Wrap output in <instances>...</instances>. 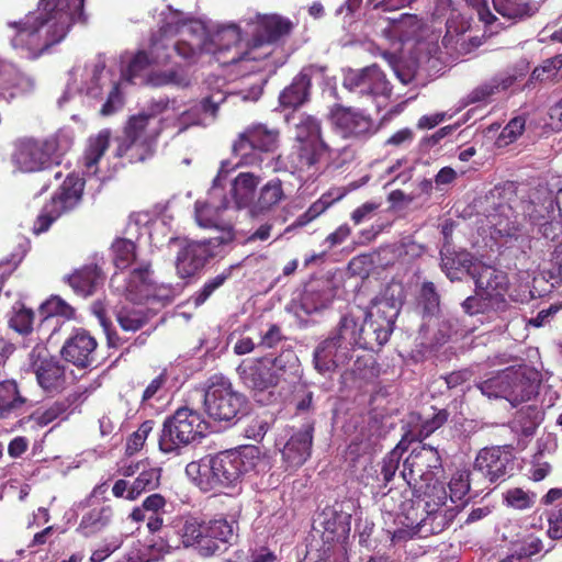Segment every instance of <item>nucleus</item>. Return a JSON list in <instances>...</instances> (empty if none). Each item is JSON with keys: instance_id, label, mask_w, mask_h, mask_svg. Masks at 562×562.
Segmentation results:
<instances>
[{"instance_id": "53", "label": "nucleus", "mask_w": 562, "mask_h": 562, "mask_svg": "<svg viewBox=\"0 0 562 562\" xmlns=\"http://www.w3.org/2000/svg\"><path fill=\"white\" fill-rule=\"evenodd\" d=\"M562 68V55H555L551 58L543 60V63L536 67L531 74V79L537 81H547L554 78L558 71Z\"/></svg>"}, {"instance_id": "54", "label": "nucleus", "mask_w": 562, "mask_h": 562, "mask_svg": "<svg viewBox=\"0 0 562 562\" xmlns=\"http://www.w3.org/2000/svg\"><path fill=\"white\" fill-rule=\"evenodd\" d=\"M403 442H400L397 447H395L392 451H390L382 460L381 463V475L383 476V482L386 485L390 483L398 469L402 451L401 446Z\"/></svg>"}, {"instance_id": "13", "label": "nucleus", "mask_w": 562, "mask_h": 562, "mask_svg": "<svg viewBox=\"0 0 562 562\" xmlns=\"http://www.w3.org/2000/svg\"><path fill=\"white\" fill-rule=\"evenodd\" d=\"M83 189L82 178L74 173L68 175L37 215L33 232L37 235L45 233L59 217L75 211L81 203Z\"/></svg>"}, {"instance_id": "28", "label": "nucleus", "mask_w": 562, "mask_h": 562, "mask_svg": "<svg viewBox=\"0 0 562 562\" xmlns=\"http://www.w3.org/2000/svg\"><path fill=\"white\" fill-rule=\"evenodd\" d=\"M285 199L286 195L282 180L279 178H272L259 189L258 195L251 207L250 216H263L272 212Z\"/></svg>"}, {"instance_id": "18", "label": "nucleus", "mask_w": 562, "mask_h": 562, "mask_svg": "<svg viewBox=\"0 0 562 562\" xmlns=\"http://www.w3.org/2000/svg\"><path fill=\"white\" fill-rule=\"evenodd\" d=\"M375 351L372 337L367 336V329L358 324V318L348 313L341 316L336 329L330 331L315 351Z\"/></svg>"}, {"instance_id": "15", "label": "nucleus", "mask_w": 562, "mask_h": 562, "mask_svg": "<svg viewBox=\"0 0 562 562\" xmlns=\"http://www.w3.org/2000/svg\"><path fill=\"white\" fill-rule=\"evenodd\" d=\"M441 456L437 448L422 445L414 448L403 463L401 475L415 492L424 494L436 483L435 471L441 469Z\"/></svg>"}, {"instance_id": "31", "label": "nucleus", "mask_w": 562, "mask_h": 562, "mask_svg": "<svg viewBox=\"0 0 562 562\" xmlns=\"http://www.w3.org/2000/svg\"><path fill=\"white\" fill-rule=\"evenodd\" d=\"M260 183V177L251 172H240L233 181L232 194L238 209L251 212L255 203V192Z\"/></svg>"}, {"instance_id": "25", "label": "nucleus", "mask_w": 562, "mask_h": 562, "mask_svg": "<svg viewBox=\"0 0 562 562\" xmlns=\"http://www.w3.org/2000/svg\"><path fill=\"white\" fill-rule=\"evenodd\" d=\"M313 424H306L291 436L282 449V458L289 468L301 467L311 456Z\"/></svg>"}, {"instance_id": "41", "label": "nucleus", "mask_w": 562, "mask_h": 562, "mask_svg": "<svg viewBox=\"0 0 562 562\" xmlns=\"http://www.w3.org/2000/svg\"><path fill=\"white\" fill-rule=\"evenodd\" d=\"M418 306L422 307L424 317L437 316L440 312V295L434 282H423L418 297Z\"/></svg>"}, {"instance_id": "39", "label": "nucleus", "mask_w": 562, "mask_h": 562, "mask_svg": "<svg viewBox=\"0 0 562 562\" xmlns=\"http://www.w3.org/2000/svg\"><path fill=\"white\" fill-rule=\"evenodd\" d=\"M80 397V394L74 393L61 401L53 403L45 411L38 413L36 417L37 423L42 426H46L59 417L66 419L68 415L74 413L76 409V407H71L79 401Z\"/></svg>"}, {"instance_id": "1", "label": "nucleus", "mask_w": 562, "mask_h": 562, "mask_svg": "<svg viewBox=\"0 0 562 562\" xmlns=\"http://www.w3.org/2000/svg\"><path fill=\"white\" fill-rule=\"evenodd\" d=\"M440 255L441 269L451 281L460 280V272H465L474 280L475 294L462 302L463 312L470 316L483 315L488 321L503 318L510 308L507 299L510 286L508 276L477 261L467 250H448Z\"/></svg>"}, {"instance_id": "6", "label": "nucleus", "mask_w": 562, "mask_h": 562, "mask_svg": "<svg viewBox=\"0 0 562 562\" xmlns=\"http://www.w3.org/2000/svg\"><path fill=\"white\" fill-rule=\"evenodd\" d=\"M65 151L58 133L46 137L22 136L13 143L10 161L19 172H43L59 166Z\"/></svg>"}, {"instance_id": "36", "label": "nucleus", "mask_w": 562, "mask_h": 562, "mask_svg": "<svg viewBox=\"0 0 562 562\" xmlns=\"http://www.w3.org/2000/svg\"><path fill=\"white\" fill-rule=\"evenodd\" d=\"M153 271L150 265H140L131 271L126 289L135 293L139 299H147L153 290Z\"/></svg>"}, {"instance_id": "11", "label": "nucleus", "mask_w": 562, "mask_h": 562, "mask_svg": "<svg viewBox=\"0 0 562 562\" xmlns=\"http://www.w3.org/2000/svg\"><path fill=\"white\" fill-rule=\"evenodd\" d=\"M246 405L245 396L235 391L231 381L223 375H213L207 381L204 394L205 412L214 422L234 425Z\"/></svg>"}, {"instance_id": "29", "label": "nucleus", "mask_w": 562, "mask_h": 562, "mask_svg": "<svg viewBox=\"0 0 562 562\" xmlns=\"http://www.w3.org/2000/svg\"><path fill=\"white\" fill-rule=\"evenodd\" d=\"M104 276L97 265H87L67 277V283L77 295L87 297L103 284Z\"/></svg>"}, {"instance_id": "33", "label": "nucleus", "mask_w": 562, "mask_h": 562, "mask_svg": "<svg viewBox=\"0 0 562 562\" xmlns=\"http://www.w3.org/2000/svg\"><path fill=\"white\" fill-rule=\"evenodd\" d=\"M173 26L166 23L160 26L157 33L150 37L148 55L153 64L167 65L171 59L172 43L167 37L168 33L172 32Z\"/></svg>"}, {"instance_id": "60", "label": "nucleus", "mask_w": 562, "mask_h": 562, "mask_svg": "<svg viewBox=\"0 0 562 562\" xmlns=\"http://www.w3.org/2000/svg\"><path fill=\"white\" fill-rule=\"evenodd\" d=\"M153 61L147 52L140 50L136 53L127 66L128 80L133 81Z\"/></svg>"}, {"instance_id": "43", "label": "nucleus", "mask_w": 562, "mask_h": 562, "mask_svg": "<svg viewBox=\"0 0 562 562\" xmlns=\"http://www.w3.org/2000/svg\"><path fill=\"white\" fill-rule=\"evenodd\" d=\"M113 262L117 269L128 268L136 259V245L126 238H117L111 246Z\"/></svg>"}, {"instance_id": "56", "label": "nucleus", "mask_w": 562, "mask_h": 562, "mask_svg": "<svg viewBox=\"0 0 562 562\" xmlns=\"http://www.w3.org/2000/svg\"><path fill=\"white\" fill-rule=\"evenodd\" d=\"M149 80L154 86L176 85L187 87L189 85L188 78L176 69L155 72Z\"/></svg>"}, {"instance_id": "23", "label": "nucleus", "mask_w": 562, "mask_h": 562, "mask_svg": "<svg viewBox=\"0 0 562 562\" xmlns=\"http://www.w3.org/2000/svg\"><path fill=\"white\" fill-rule=\"evenodd\" d=\"M541 379V373L536 368L527 364L510 367L509 403L517 406L530 401L538 394Z\"/></svg>"}, {"instance_id": "19", "label": "nucleus", "mask_w": 562, "mask_h": 562, "mask_svg": "<svg viewBox=\"0 0 562 562\" xmlns=\"http://www.w3.org/2000/svg\"><path fill=\"white\" fill-rule=\"evenodd\" d=\"M328 120L333 127L346 139H367L374 130L373 119L363 111L340 103L331 105Z\"/></svg>"}, {"instance_id": "35", "label": "nucleus", "mask_w": 562, "mask_h": 562, "mask_svg": "<svg viewBox=\"0 0 562 562\" xmlns=\"http://www.w3.org/2000/svg\"><path fill=\"white\" fill-rule=\"evenodd\" d=\"M240 266L241 262L231 265L217 276L210 278L200 290L191 295V303L195 307L203 305L220 288L225 284L227 280L232 278L234 270L238 269Z\"/></svg>"}, {"instance_id": "57", "label": "nucleus", "mask_w": 562, "mask_h": 562, "mask_svg": "<svg viewBox=\"0 0 562 562\" xmlns=\"http://www.w3.org/2000/svg\"><path fill=\"white\" fill-rule=\"evenodd\" d=\"M554 543H550L546 548L543 541L540 538L529 537L521 543L517 558H519V560L521 558H529L540 553L541 551H544V553H549L554 549Z\"/></svg>"}, {"instance_id": "61", "label": "nucleus", "mask_w": 562, "mask_h": 562, "mask_svg": "<svg viewBox=\"0 0 562 562\" xmlns=\"http://www.w3.org/2000/svg\"><path fill=\"white\" fill-rule=\"evenodd\" d=\"M526 121L521 116L512 119L507 125L503 128L501 137L507 142H514L525 131Z\"/></svg>"}, {"instance_id": "42", "label": "nucleus", "mask_w": 562, "mask_h": 562, "mask_svg": "<svg viewBox=\"0 0 562 562\" xmlns=\"http://www.w3.org/2000/svg\"><path fill=\"white\" fill-rule=\"evenodd\" d=\"M160 470L157 468L144 469L128 488L126 498L135 499L142 493L153 491L159 485Z\"/></svg>"}, {"instance_id": "4", "label": "nucleus", "mask_w": 562, "mask_h": 562, "mask_svg": "<svg viewBox=\"0 0 562 562\" xmlns=\"http://www.w3.org/2000/svg\"><path fill=\"white\" fill-rule=\"evenodd\" d=\"M251 40L248 48L234 55L226 63H254L248 71L256 72L266 69L267 59L272 55V45L289 36L293 23L279 14H258L250 23Z\"/></svg>"}, {"instance_id": "46", "label": "nucleus", "mask_w": 562, "mask_h": 562, "mask_svg": "<svg viewBox=\"0 0 562 562\" xmlns=\"http://www.w3.org/2000/svg\"><path fill=\"white\" fill-rule=\"evenodd\" d=\"M513 428L521 431L524 436H532L539 424V412L536 406H527L517 412L514 420Z\"/></svg>"}, {"instance_id": "7", "label": "nucleus", "mask_w": 562, "mask_h": 562, "mask_svg": "<svg viewBox=\"0 0 562 562\" xmlns=\"http://www.w3.org/2000/svg\"><path fill=\"white\" fill-rule=\"evenodd\" d=\"M266 467L267 460L257 446H245L238 451L228 450L209 456V491L233 486L244 474L259 472Z\"/></svg>"}, {"instance_id": "26", "label": "nucleus", "mask_w": 562, "mask_h": 562, "mask_svg": "<svg viewBox=\"0 0 562 562\" xmlns=\"http://www.w3.org/2000/svg\"><path fill=\"white\" fill-rule=\"evenodd\" d=\"M33 366L38 384L45 391H55L61 387L65 380V367L60 357L47 353L42 358L40 353Z\"/></svg>"}, {"instance_id": "55", "label": "nucleus", "mask_w": 562, "mask_h": 562, "mask_svg": "<svg viewBox=\"0 0 562 562\" xmlns=\"http://www.w3.org/2000/svg\"><path fill=\"white\" fill-rule=\"evenodd\" d=\"M34 313L32 310L22 307L16 311L9 321V325L15 331L27 335L33 329Z\"/></svg>"}, {"instance_id": "44", "label": "nucleus", "mask_w": 562, "mask_h": 562, "mask_svg": "<svg viewBox=\"0 0 562 562\" xmlns=\"http://www.w3.org/2000/svg\"><path fill=\"white\" fill-rule=\"evenodd\" d=\"M241 41V30L236 24H229L218 29L213 35V44L218 53L229 50Z\"/></svg>"}, {"instance_id": "40", "label": "nucleus", "mask_w": 562, "mask_h": 562, "mask_svg": "<svg viewBox=\"0 0 562 562\" xmlns=\"http://www.w3.org/2000/svg\"><path fill=\"white\" fill-rule=\"evenodd\" d=\"M111 517L112 510L110 507L93 508L82 517L79 530L82 531L85 537H90L106 527Z\"/></svg>"}, {"instance_id": "49", "label": "nucleus", "mask_w": 562, "mask_h": 562, "mask_svg": "<svg viewBox=\"0 0 562 562\" xmlns=\"http://www.w3.org/2000/svg\"><path fill=\"white\" fill-rule=\"evenodd\" d=\"M471 475H474L473 472L469 473L468 471H459L457 472L450 480L448 487L450 494L448 495V504L454 505L458 501H461L470 491Z\"/></svg>"}, {"instance_id": "64", "label": "nucleus", "mask_w": 562, "mask_h": 562, "mask_svg": "<svg viewBox=\"0 0 562 562\" xmlns=\"http://www.w3.org/2000/svg\"><path fill=\"white\" fill-rule=\"evenodd\" d=\"M547 535L551 540L562 539V512H552L548 516Z\"/></svg>"}, {"instance_id": "45", "label": "nucleus", "mask_w": 562, "mask_h": 562, "mask_svg": "<svg viewBox=\"0 0 562 562\" xmlns=\"http://www.w3.org/2000/svg\"><path fill=\"white\" fill-rule=\"evenodd\" d=\"M97 347V339L88 330L78 328L65 341L60 351H95Z\"/></svg>"}, {"instance_id": "9", "label": "nucleus", "mask_w": 562, "mask_h": 562, "mask_svg": "<svg viewBox=\"0 0 562 562\" xmlns=\"http://www.w3.org/2000/svg\"><path fill=\"white\" fill-rule=\"evenodd\" d=\"M322 120L313 114L302 113L295 124V145L292 158L297 170H310L323 160H329L338 153L323 134Z\"/></svg>"}, {"instance_id": "8", "label": "nucleus", "mask_w": 562, "mask_h": 562, "mask_svg": "<svg viewBox=\"0 0 562 562\" xmlns=\"http://www.w3.org/2000/svg\"><path fill=\"white\" fill-rule=\"evenodd\" d=\"M284 353H266L258 358L245 359L238 366L243 383L252 392L254 398L269 405L278 400L277 386L285 372Z\"/></svg>"}, {"instance_id": "63", "label": "nucleus", "mask_w": 562, "mask_h": 562, "mask_svg": "<svg viewBox=\"0 0 562 562\" xmlns=\"http://www.w3.org/2000/svg\"><path fill=\"white\" fill-rule=\"evenodd\" d=\"M467 3L473 8L485 25H492L496 21V16L491 12L487 5V0H465Z\"/></svg>"}, {"instance_id": "30", "label": "nucleus", "mask_w": 562, "mask_h": 562, "mask_svg": "<svg viewBox=\"0 0 562 562\" xmlns=\"http://www.w3.org/2000/svg\"><path fill=\"white\" fill-rule=\"evenodd\" d=\"M111 138L112 132L110 128H103L88 138L83 154V166L87 172L92 175L98 172V165L108 150Z\"/></svg>"}, {"instance_id": "47", "label": "nucleus", "mask_w": 562, "mask_h": 562, "mask_svg": "<svg viewBox=\"0 0 562 562\" xmlns=\"http://www.w3.org/2000/svg\"><path fill=\"white\" fill-rule=\"evenodd\" d=\"M422 21L416 14L401 13L396 22L394 35L401 41L406 42L415 40L419 35Z\"/></svg>"}, {"instance_id": "50", "label": "nucleus", "mask_w": 562, "mask_h": 562, "mask_svg": "<svg viewBox=\"0 0 562 562\" xmlns=\"http://www.w3.org/2000/svg\"><path fill=\"white\" fill-rule=\"evenodd\" d=\"M117 322L123 330L136 331L147 324L148 317L140 308H122L117 313Z\"/></svg>"}, {"instance_id": "21", "label": "nucleus", "mask_w": 562, "mask_h": 562, "mask_svg": "<svg viewBox=\"0 0 562 562\" xmlns=\"http://www.w3.org/2000/svg\"><path fill=\"white\" fill-rule=\"evenodd\" d=\"M342 87L350 92L371 98H389L392 93L391 82L376 64L361 69H349L344 76Z\"/></svg>"}, {"instance_id": "62", "label": "nucleus", "mask_w": 562, "mask_h": 562, "mask_svg": "<svg viewBox=\"0 0 562 562\" xmlns=\"http://www.w3.org/2000/svg\"><path fill=\"white\" fill-rule=\"evenodd\" d=\"M447 420V414L445 412H439L431 419L426 420L417 435V440L422 441L423 439L429 437L436 429L445 424Z\"/></svg>"}, {"instance_id": "10", "label": "nucleus", "mask_w": 562, "mask_h": 562, "mask_svg": "<svg viewBox=\"0 0 562 562\" xmlns=\"http://www.w3.org/2000/svg\"><path fill=\"white\" fill-rule=\"evenodd\" d=\"M207 429L209 424L200 413L181 407L164 422L159 449L165 453L178 452L180 448L203 438Z\"/></svg>"}, {"instance_id": "52", "label": "nucleus", "mask_w": 562, "mask_h": 562, "mask_svg": "<svg viewBox=\"0 0 562 562\" xmlns=\"http://www.w3.org/2000/svg\"><path fill=\"white\" fill-rule=\"evenodd\" d=\"M209 472V456L202 458L200 461H192L186 467L187 476L204 491H209L206 484Z\"/></svg>"}, {"instance_id": "3", "label": "nucleus", "mask_w": 562, "mask_h": 562, "mask_svg": "<svg viewBox=\"0 0 562 562\" xmlns=\"http://www.w3.org/2000/svg\"><path fill=\"white\" fill-rule=\"evenodd\" d=\"M236 521L224 518L204 522L191 515H178L165 526L161 551L169 553L183 547L203 558L222 554L236 541Z\"/></svg>"}, {"instance_id": "17", "label": "nucleus", "mask_w": 562, "mask_h": 562, "mask_svg": "<svg viewBox=\"0 0 562 562\" xmlns=\"http://www.w3.org/2000/svg\"><path fill=\"white\" fill-rule=\"evenodd\" d=\"M280 143V131L257 123L247 126L233 143L232 151L239 157L240 165H251L257 153H273Z\"/></svg>"}, {"instance_id": "20", "label": "nucleus", "mask_w": 562, "mask_h": 562, "mask_svg": "<svg viewBox=\"0 0 562 562\" xmlns=\"http://www.w3.org/2000/svg\"><path fill=\"white\" fill-rule=\"evenodd\" d=\"M515 459L507 447L493 446L481 449L473 463V474L490 483H501L514 474Z\"/></svg>"}, {"instance_id": "16", "label": "nucleus", "mask_w": 562, "mask_h": 562, "mask_svg": "<svg viewBox=\"0 0 562 562\" xmlns=\"http://www.w3.org/2000/svg\"><path fill=\"white\" fill-rule=\"evenodd\" d=\"M517 198V186L513 181L495 186L485 195L486 207L484 214L488 223L502 236L513 237L518 232L516 222L510 221L514 215L512 203Z\"/></svg>"}, {"instance_id": "27", "label": "nucleus", "mask_w": 562, "mask_h": 562, "mask_svg": "<svg viewBox=\"0 0 562 562\" xmlns=\"http://www.w3.org/2000/svg\"><path fill=\"white\" fill-rule=\"evenodd\" d=\"M313 67H304L279 95L282 108L296 109L308 101L312 86Z\"/></svg>"}, {"instance_id": "14", "label": "nucleus", "mask_w": 562, "mask_h": 562, "mask_svg": "<svg viewBox=\"0 0 562 562\" xmlns=\"http://www.w3.org/2000/svg\"><path fill=\"white\" fill-rule=\"evenodd\" d=\"M425 516L415 524L420 537L438 535L446 530L458 515V506L448 504V493L442 483H436L429 491H424Z\"/></svg>"}, {"instance_id": "2", "label": "nucleus", "mask_w": 562, "mask_h": 562, "mask_svg": "<svg viewBox=\"0 0 562 562\" xmlns=\"http://www.w3.org/2000/svg\"><path fill=\"white\" fill-rule=\"evenodd\" d=\"M85 0H78L71 10L64 0H40L37 10L22 20L10 22L15 33L11 45L27 59H36L52 46L60 43L76 22L87 23Z\"/></svg>"}, {"instance_id": "32", "label": "nucleus", "mask_w": 562, "mask_h": 562, "mask_svg": "<svg viewBox=\"0 0 562 562\" xmlns=\"http://www.w3.org/2000/svg\"><path fill=\"white\" fill-rule=\"evenodd\" d=\"M494 10L504 19L517 22L532 16L538 8L531 0H492Z\"/></svg>"}, {"instance_id": "51", "label": "nucleus", "mask_w": 562, "mask_h": 562, "mask_svg": "<svg viewBox=\"0 0 562 562\" xmlns=\"http://www.w3.org/2000/svg\"><path fill=\"white\" fill-rule=\"evenodd\" d=\"M504 498L508 506L518 510H525L531 508L535 505L536 494L526 492L519 487H515L508 490L505 493Z\"/></svg>"}, {"instance_id": "59", "label": "nucleus", "mask_w": 562, "mask_h": 562, "mask_svg": "<svg viewBox=\"0 0 562 562\" xmlns=\"http://www.w3.org/2000/svg\"><path fill=\"white\" fill-rule=\"evenodd\" d=\"M123 105V97L120 90V85L114 82L111 91L106 98V101L103 103L100 113L103 116L111 115L115 113Z\"/></svg>"}, {"instance_id": "24", "label": "nucleus", "mask_w": 562, "mask_h": 562, "mask_svg": "<svg viewBox=\"0 0 562 562\" xmlns=\"http://www.w3.org/2000/svg\"><path fill=\"white\" fill-rule=\"evenodd\" d=\"M524 213L533 225L554 216L553 191L547 183H540L530 191Z\"/></svg>"}, {"instance_id": "37", "label": "nucleus", "mask_w": 562, "mask_h": 562, "mask_svg": "<svg viewBox=\"0 0 562 562\" xmlns=\"http://www.w3.org/2000/svg\"><path fill=\"white\" fill-rule=\"evenodd\" d=\"M516 81L514 75H499L493 77L491 80L480 85L472 90L470 99L472 102H483L495 93L507 90Z\"/></svg>"}, {"instance_id": "48", "label": "nucleus", "mask_w": 562, "mask_h": 562, "mask_svg": "<svg viewBox=\"0 0 562 562\" xmlns=\"http://www.w3.org/2000/svg\"><path fill=\"white\" fill-rule=\"evenodd\" d=\"M41 313L46 318L59 316L65 319H74L76 310L58 295H52L41 305Z\"/></svg>"}, {"instance_id": "38", "label": "nucleus", "mask_w": 562, "mask_h": 562, "mask_svg": "<svg viewBox=\"0 0 562 562\" xmlns=\"http://www.w3.org/2000/svg\"><path fill=\"white\" fill-rule=\"evenodd\" d=\"M25 398L19 394L18 385L13 381L0 383V417L7 418L18 413Z\"/></svg>"}, {"instance_id": "34", "label": "nucleus", "mask_w": 562, "mask_h": 562, "mask_svg": "<svg viewBox=\"0 0 562 562\" xmlns=\"http://www.w3.org/2000/svg\"><path fill=\"white\" fill-rule=\"evenodd\" d=\"M510 367L477 384L481 393L488 398H503L509 402Z\"/></svg>"}, {"instance_id": "5", "label": "nucleus", "mask_w": 562, "mask_h": 562, "mask_svg": "<svg viewBox=\"0 0 562 562\" xmlns=\"http://www.w3.org/2000/svg\"><path fill=\"white\" fill-rule=\"evenodd\" d=\"M209 209L196 211V221L201 227L218 228L221 235L203 241H187L178 251L176 259L177 272L181 278L193 277L211 259L221 255L220 248L234 240L235 234L231 225L220 226L217 221L209 216Z\"/></svg>"}, {"instance_id": "58", "label": "nucleus", "mask_w": 562, "mask_h": 562, "mask_svg": "<svg viewBox=\"0 0 562 562\" xmlns=\"http://www.w3.org/2000/svg\"><path fill=\"white\" fill-rule=\"evenodd\" d=\"M538 233L547 240L557 241L562 236V220L557 221L554 216L539 224Z\"/></svg>"}, {"instance_id": "12", "label": "nucleus", "mask_w": 562, "mask_h": 562, "mask_svg": "<svg viewBox=\"0 0 562 562\" xmlns=\"http://www.w3.org/2000/svg\"><path fill=\"white\" fill-rule=\"evenodd\" d=\"M160 131H148V117L132 115L123 127L121 136L115 138L114 157L128 164L144 162L153 157L155 144Z\"/></svg>"}, {"instance_id": "22", "label": "nucleus", "mask_w": 562, "mask_h": 562, "mask_svg": "<svg viewBox=\"0 0 562 562\" xmlns=\"http://www.w3.org/2000/svg\"><path fill=\"white\" fill-rule=\"evenodd\" d=\"M367 336L372 337L374 348L380 349L386 344L393 333L398 308L393 302L386 299L373 302L370 310L363 311Z\"/></svg>"}]
</instances>
